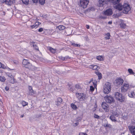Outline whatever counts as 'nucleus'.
I'll list each match as a JSON object with an SVG mask.
<instances>
[{
	"instance_id": "1",
	"label": "nucleus",
	"mask_w": 135,
	"mask_h": 135,
	"mask_svg": "<svg viewBox=\"0 0 135 135\" xmlns=\"http://www.w3.org/2000/svg\"><path fill=\"white\" fill-rule=\"evenodd\" d=\"M120 0L115 1V4L113 6L114 8L118 9L119 11L123 10V12L124 13H127L130 10L131 8L129 5L127 3H124L123 5L119 3Z\"/></svg>"
},
{
	"instance_id": "2",
	"label": "nucleus",
	"mask_w": 135,
	"mask_h": 135,
	"mask_svg": "<svg viewBox=\"0 0 135 135\" xmlns=\"http://www.w3.org/2000/svg\"><path fill=\"white\" fill-rule=\"evenodd\" d=\"M111 89V83L108 82L106 83L104 86L103 91L104 93L106 94L109 93Z\"/></svg>"
},
{
	"instance_id": "3",
	"label": "nucleus",
	"mask_w": 135,
	"mask_h": 135,
	"mask_svg": "<svg viewBox=\"0 0 135 135\" xmlns=\"http://www.w3.org/2000/svg\"><path fill=\"white\" fill-rule=\"evenodd\" d=\"M118 0H99V3L100 6H103L104 5L107 4L109 1L111 2L113 5L115 4V1Z\"/></svg>"
},
{
	"instance_id": "4",
	"label": "nucleus",
	"mask_w": 135,
	"mask_h": 135,
	"mask_svg": "<svg viewBox=\"0 0 135 135\" xmlns=\"http://www.w3.org/2000/svg\"><path fill=\"white\" fill-rule=\"evenodd\" d=\"M106 102L109 103H112L114 102V99L113 97L111 95H107L104 97Z\"/></svg>"
},
{
	"instance_id": "5",
	"label": "nucleus",
	"mask_w": 135,
	"mask_h": 135,
	"mask_svg": "<svg viewBox=\"0 0 135 135\" xmlns=\"http://www.w3.org/2000/svg\"><path fill=\"white\" fill-rule=\"evenodd\" d=\"M115 96L116 99L120 102H122L124 100V97L122 96V94L119 93L117 92L115 93Z\"/></svg>"
},
{
	"instance_id": "6",
	"label": "nucleus",
	"mask_w": 135,
	"mask_h": 135,
	"mask_svg": "<svg viewBox=\"0 0 135 135\" xmlns=\"http://www.w3.org/2000/svg\"><path fill=\"white\" fill-rule=\"evenodd\" d=\"M89 1L87 0H80V6L83 8H86L89 3Z\"/></svg>"
},
{
	"instance_id": "7",
	"label": "nucleus",
	"mask_w": 135,
	"mask_h": 135,
	"mask_svg": "<svg viewBox=\"0 0 135 135\" xmlns=\"http://www.w3.org/2000/svg\"><path fill=\"white\" fill-rule=\"evenodd\" d=\"M102 108L104 110L105 112H108L109 111V107L108 105L105 102H103L102 104Z\"/></svg>"
},
{
	"instance_id": "8",
	"label": "nucleus",
	"mask_w": 135,
	"mask_h": 135,
	"mask_svg": "<svg viewBox=\"0 0 135 135\" xmlns=\"http://www.w3.org/2000/svg\"><path fill=\"white\" fill-rule=\"evenodd\" d=\"M129 88V84L124 83L122 86L121 88V91L122 93H125L127 91Z\"/></svg>"
},
{
	"instance_id": "9",
	"label": "nucleus",
	"mask_w": 135,
	"mask_h": 135,
	"mask_svg": "<svg viewBox=\"0 0 135 135\" xmlns=\"http://www.w3.org/2000/svg\"><path fill=\"white\" fill-rule=\"evenodd\" d=\"M113 13L112 10L111 9H108L105 11L104 14L105 15L108 16L111 15Z\"/></svg>"
},
{
	"instance_id": "10",
	"label": "nucleus",
	"mask_w": 135,
	"mask_h": 135,
	"mask_svg": "<svg viewBox=\"0 0 135 135\" xmlns=\"http://www.w3.org/2000/svg\"><path fill=\"white\" fill-rule=\"evenodd\" d=\"M22 64L25 66V67L26 68H27V66H28L29 65H31V64L30 62H28L27 60L25 59L23 60Z\"/></svg>"
},
{
	"instance_id": "11",
	"label": "nucleus",
	"mask_w": 135,
	"mask_h": 135,
	"mask_svg": "<svg viewBox=\"0 0 135 135\" xmlns=\"http://www.w3.org/2000/svg\"><path fill=\"white\" fill-rule=\"evenodd\" d=\"M116 83L117 85H122L124 81L121 78H119L116 80Z\"/></svg>"
},
{
	"instance_id": "12",
	"label": "nucleus",
	"mask_w": 135,
	"mask_h": 135,
	"mask_svg": "<svg viewBox=\"0 0 135 135\" xmlns=\"http://www.w3.org/2000/svg\"><path fill=\"white\" fill-rule=\"evenodd\" d=\"M128 96L130 98H135V93L133 91H129L128 93Z\"/></svg>"
},
{
	"instance_id": "13",
	"label": "nucleus",
	"mask_w": 135,
	"mask_h": 135,
	"mask_svg": "<svg viewBox=\"0 0 135 135\" xmlns=\"http://www.w3.org/2000/svg\"><path fill=\"white\" fill-rule=\"evenodd\" d=\"M120 26L122 28H124L126 27V24L124 23V21L122 20H120Z\"/></svg>"
},
{
	"instance_id": "14",
	"label": "nucleus",
	"mask_w": 135,
	"mask_h": 135,
	"mask_svg": "<svg viewBox=\"0 0 135 135\" xmlns=\"http://www.w3.org/2000/svg\"><path fill=\"white\" fill-rule=\"evenodd\" d=\"M15 0H6L5 2L7 4L11 5L12 4L15 3Z\"/></svg>"
},
{
	"instance_id": "15",
	"label": "nucleus",
	"mask_w": 135,
	"mask_h": 135,
	"mask_svg": "<svg viewBox=\"0 0 135 135\" xmlns=\"http://www.w3.org/2000/svg\"><path fill=\"white\" fill-rule=\"evenodd\" d=\"M62 98H58L57 99V102H55L57 106L59 105L62 103Z\"/></svg>"
},
{
	"instance_id": "16",
	"label": "nucleus",
	"mask_w": 135,
	"mask_h": 135,
	"mask_svg": "<svg viewBox=\"0 0 135 135\" xmlns=\"http://www.w3.org/2000/svg\"><path fill=\"white\" fill-rule=\"evenodd\" d=\"M41 23H40L39 22H36L35 23L34 25H31V27L32 28H36L40 24H41Z\"/></svg>"
},
{
	"instance_id": "17",
	"label": "nucleus",
	"mask_w": 135,
	"mask_h": 135,
	"mask_svg": "<svg viewBox=\"0 0 135 135\" xmlns=\"http://www.w3.org/2000/svg\"><path fill=\"white\" fill-rule=\"evenodd\" d=\"M76 94L77 97L78 99H81L83 96V93H76Z\"/></svg>"
},
{
	"instance_id": "18",
	"label": "nucleus",
	"mask_w": 135,
	"mask_h": 135,
	"mask_svg": "<svg viewBox=\"0 0 135 135\" xmlns=\"http://www.w3.org/2000/svg\"><path fill=\"white\" fill-rule=\"evenodd\" d=\"M116 117L115 116L112 115L110 116V119L112 121L115 122L117 121Z\"/></svg>"
},
{
	"instance_id": "19",
	"label": "nucleus",
	"mask_w": 135,
	"mask_h": 135,
	"mask_svg": "<svg viewBox=\"0 0 135 135\" xmlns=\"http://www.w3.org/2000/svg\"><path fill=\"white\" fill-rule=\"evenodd\" d=\"M98 68V66L96 65H91L89 66V68L93 70H97Z\"/></svg>"
},
{
	"instance_id": "20",
	"label": "nucleus",
	"mask_w": 135,
	"mask_h": 135,
	"mask_svg": "<svg viewBox=\"0 0 135 135\" xmlns=\"http://www.w3.org/2000/svg\"><path fill=\"white\" fill-rule=\"evenodd\" d=\"M129 130L131 131V133L135 134V127L134 126H132L129 128Z\"/></svg>"
},
{
	"instance_id": "21",
	"label": "nucleus",
	"mask_w": 135,
	"mask_h": 135,
	"mask_svg": "<svg viewBox=\"0 0 135 135\" xmlns=\"http://www.w3.org/2000/svg\"><path fill=\"white\" fill-rule=\"evenodd\" d=\"M112 115L114 116H115V117H118L119 116V114L117 112V110H116L115 111H113L112 112Z\"/></svg>"
},
{
	"instance_id": "22",
	"label": "nucleus",
	"mask_w": 135,
	"mask_h": 135,
	"mask_svg": "<svg viewBox=\"0 0 135 135\" xmlns=\"http://www.w3.org/2000/svg\"><path fill=\"white\" fill-rule=\"evenodd\" d=\"M96 74L97 75L98 77V79L100 80L102 78V74L100 72L97 71L95 72Z\"/></svg>"
},
{
	"instance_id": "23",
	"label": "nucleus",
	"mask_w": 135,
	"mask_h": 135,
	"mask_svg": "<svg viewBox=\"0 0 135 135\" xmlns=\"http://www.w3.org/2000/svg\"><path fill=\"white\" fill-rule=\"evenodd\" d=\"M27 68L32 70L35 69L36 68L35 67L33 66L31 64V65H29L28 66H27Z\"/></svg>"
},
{
	"instance_id": "24",
	"label": "nucleus",
	"mask_w": 135,
	"mask_h": 135,
	"mask_svg": "<svg viewBox=\"0 0 135 135\" xmlns=\"http://www.w3.org/2000/svg\"><path fill=\"white\" fill-rule=\"evenodd\" d=\"M9 81L11 83L13 84L15 82L13 76H11L10 78H9Z\"/></svg>"
},
{
	"instance_id": "25",
	"label": "nucleus",
	"mask_w": 135,
	"mask_h": 135,
	"mask_svg": "<svg viewBox=\"0 0 135 135\" xmlns=\"http://www.w3.org/2000/svg\"><path fill=\"white\" fill-rule=\"evenodd\" d=\"M96 59L100 61H103L104 60L103 57L102 56H98L97 57Z\"/></svg>"
},
{
	"instance_id": "26",
	"label": "nucleus",
	"mask_w": 135,
	"mask_h": 135,
	"mask_svg": "<svg viewBox=\"0 0 135 135\" xmlns=\"http://www.w3.org/2000/svg\"><path fill=\"white\" fill-rule=\"evenodd\" d=\"M57 27L60 30H63L65 28V27L63 26H59Z\"/></svg>"
},
{
	"instance_id": "27",
	"label": "nucleus",
	"mask_w": 135,
	"mask_h": 135,
	"mask_svg": "<svg viewBox=\"0 0 135 135\" xmlns=\"http://www.w3.org/2000/svg\"><path fill=\"white\" fill-rule=\"evenodd\" d=\"M39 1L41 5H43L45 3V0H38L37 3Z\"/></svg>"
},
{
	"instance_id": "28",
	"label": "nucleus",
	"mask_w": 135,
	"mask_h": 135,
	"mask_svg": "<svg viewBox=\"0 0 135 135\" xmlns=\"http://www.w3.org/2000/svg\"><path fill=\"white\" fill-rule=\"evenodd\" d=\"M29 0H22L23 3L26 4L27 5L28 4Z\"/></svg>"
},
{
	"instance_id": "29",
	"label": "nucleus",
	"mask_w": 135,
	"mask_h": 135,
	"mask_svg": "<svg viewBox=\"0 0 135 135\" xmlns=\"http://www.w3.org/2000/svg\"><path fill=\"white\" fill-rule=\"evenodd\" d=\"M104 126L105 127H109L110 128H111L112 127L111 125L110 124H108V123L104 124Z\"/></svg>"
},
{
	"instance_id": "30",
	"label": "nucleus",
	"mask_w": 135,
	"mask_h": 135,
	"mask_svg": "<svg viewBox=\"0 0 135 135\" xmlns=\"http://www.w3.org/2000/svg\"><path fill=\"white\" fill-rule=\"evenodd\" d=\"M35 94V92L33 89L29 91V94L30 95H33Z\"/></svg>"
},
{
	"instance_id": "31",
	"label": "nucleus",
	"mask_w": 135,
	"mask_h": 135,
	"mask_svg": "<svg viewBox=\"0 0 135 135\" xmlns=\"http://www.w3.org/2000/svg\"><path fill=\"white\" fill-rule=\"evenodd\" d=\"M50 51L52 53H54L56 52V50L51 47H50L49 49Z\"/></svg>"
},
{
	"instance_id": "32",
	"label": "nucleus",
	"mask_w": 135,
	"mask_h": 135,
	"mask_svg": "<svg viewBox=\"0 0 135 135\" xmlns=\"http://www.w3.org/2000/svg\"><path fill=\"white\" fill-rule=\"evenodd\" d=\"M32 46L35 50H38V47L37 46L35 43H33Z\"/></svg>"
},
{
	"instance_id": "33",
	"label": "nucleus",
	"mask_w": 135,
	"mask_h": 135,
	"mask_svg": "<svg viewBox=\"0 0 135 135\" xmlns=\"http://www.w3.org/2000/svg\"><path fill=\"white\" fill-rule=\"evenodd\" d=\"M128 71L130 74H134L135 73H134L132 69H128Z\"/></svg>"
},
{
	"instance_id": "34",
	"label": "nucleus",
	"mask_w": 135,
	"mask_h": 135,
	"mask_svg": "<svg viewBox=\"0 0 135 135\" xmlns=\"http://www.w3.org/2000/svg\"><path fill=\"white\" fill-rule=\"evenodd\" d=\"M71 105L72 108L74 109H76L77 108L76 106L74 104H71Z\"/></svg>"
},
{
	"instance_id": "35",
	"label": "nucleus",
	"mask_w": 135,
	"mask_h": 135,
	"mask_svg": "<svg viewBox=\"0 0 135 135\" xmlns=\"http://www.w3.org/2000/svg\"><path fill=\"white\" fill-rule=\"evenodd\" d=\"M72 45L74 47H80V45L75 44L74 43H72Z\"/></svg>"
},
{
	"instance_id": "36",
	"label": "nucleus",
	"mask_w": 135,
	"mask_h": 135,
	"mask_svg": "<svg viewBox=\"0 0 135 135\" xmlns=\"http://www.w3.org/2000/svg\"><path fill=\"white\" fill-rule=\"evenodd\" d=\"M5 80V78L4 77L0 76V81L3 82Z\"/></svg>"
},
{
	"instance_id": "37",
	"label": "nucleus",
	"mask_w": 135,
	"mask_h": 135,
	"mask_svg": "<svg viewBox=\"0 0 135 135\" xmlns=\"http://www.w3.org/2000/svg\"><path fill=\"white\" fill-rule=\"evenodd\" d=\"M22 104L23 106H25L28 104V103L25 101H23Z\"/></svg>"
},
{
	"instance_id": "38",
	"label": "nucleus",
	"mask_w": 135,
	"mask_h": 135,
	"mask_svg": "<svg viewBox=\"0 0 135 135\" xmlns=\"http://www.w3.org/2000/svg\"><path fill=\"white\" fill-rule=\"evenodd\" d=\"M75 88L77 89H81V86L79 85H78L76 84V85Z\"/></svg>"
},
{
	"instance_id": "39",
	"label": "nucleus",
	"mask_w": 135,
	"mask_h": 135,
	"mask_svg": "<svg viewBox=\"0 0 135 135\" xmlns=\"http://www.w3.org/2000/svg\"><path fill=\"white\" fill-rule=\"evenodd\" d=\"M94 117L95 118L97 119H99V117L98 115L95 114H94Z\"/></svg>"
},
{
	"instance_id": "40",
	"label": "nucleus",
	"mask_w": 135,
	"mask_h": 135,
	"mask_svg": "<svg viewBox=\"0 0 135 135\" xmlns=\"http://www.w3.org/2000/svg\"><path fill=\"white\" fill-rule=\"evenodd\" d=\"M5 67L2 64V63L0 62V68H2L4 69L5 68Z\"/></svg>"
},
{
	"instance_id": "41",
	"label": "nucleus",
	"mask_w": 135,
	"mask_h": 135,
	"mask_svg": "<svg viewBox=\"0 0 135 135\" xmlns=\"http://www.w3.org/2000/svg\"><path fill=\"white\" fill-rule=\"evenodd\" d=\"M90 90L91 91H93L94 90V88L92 86H91L90 87Z\"/></svg>"
},
{
	"instance_id": "42",
	"label": "nucleus",
	"mask_w": 135,
	"mask_h": 135,
	"mask_svg": "<svg viewBox=\"0 0 135 135\" xmlns=\"http://www.w3.org/2000/svg\"><path fill=\"white\" fill-rule=\"evenodd\" d=\"M43 30V28H40L38 29V31L40 32H42Z\"/></svg>"
},
{
	"instance_id": "43",
	"label": "nucleus",
	"mask_w": 135,
	"mask_h": 135,
	"mask_svg": "<svg viewBox=\"0 0 135 135\" xmlns=\"http://www.w3.org/2000/svg\"><path fill=\"white\" fill-rule=\"evenodd\" d=\"M79 135H87V134L85 133H80L79 134Z\"/></svg>"
},
{
	"instance_id": "44",
	"label": "nucleus",
	"mask_w": 135,
	"mask_h": 135,
	"mask_svg": "<svg viewBox=\"0 0 135 135\" xmlns=\"http://www.w3.org/2000/svg\"><path fill=\"white\" fill-rule=\"evenodd\" d=\"M7 75L9 77V78H11V76H12V75L11 74L9 73L8 74H7Z\"/></svg>"
},
{
	"instance_id": "45",
	"label": "nucleus",
	"mask_w": 135,
	"mask_h": 135,
	"mask_svg": "<svg viewBox=\"0 0 135 135\" xmlns=\"http://www.w3.org/2000/svg\"><path fill=\"white\" fill-rule=\"evenodd\" d=\"M28 89L29 91L30 90L32 89V87L31 86H28Z\"/></svg>"
},
{
	"instance_id": "46",
	"label": "nucleus",
	"mask_w": 135,
	"mask_h": 135,
	"mask_svg": "<svg viewBox=\"0 0 135 135\" xmlns=\"http://www.w3.org/2000/svg\"><path fill=\"white\" fill-rule=\"evenodd\" d=\"M74 126H76L78 125L79 124V123L78 122H77L76 123H74Z\"/></svg>"
},
{
	"instance_id": "47",
	"label": "nucleus",
	"mask_w": 135,
	"mask_h": 135,
	"mask_svg": "<svg viewBox=\"0 0 135 135\" xmlns=\"http://www.w3.org/2000/svg\"><path fill=\"white\" fill-rule=\"evenodd\" d=\"M5 89L7 91L9 89V88L7 86H6L5 88Z\"/></svg>"
},
{
	"instance_id": "48",
	"label": "nucleus",
	"mask_w": 135,
	"mask_h": 135,
	"mask_svg": "<svg viewBox=\"0 0 135 135\" xmlns=\"http://www.w3.org/2000/svg\"><path fill=\"white\" fill-rule=\"evenodd\" d=\"M34 3H37V1L38 0H32Z\"/></svg>"
},
{
	"instance_id": "49",
	"label": "nucleus",
	"mask_w": 135,
	"mask_h": 135,
	"mask_svg": "<svg viewBox=\"0 0 135 135\" xmlns=\"http://www.w3.org/2000/svg\"><path fill=\"white\" fill-rule=\"evenodd\" d=\"M106 35H107V36L109 37H110V35L109 33H107L106 34Z\"/></svg>"
},
{
	"instance_id": "50",
	"label": "nucleus",
	"mask_w": 135,
	"mask_h": 135,
	"mask_svg": "<svg viewBox=\"0 0 135 135\" xmlns=\"http://www.w3.org/2000/svg\"><path fill=\"white\" fill-rule=\"evenodd\" d=\"M86 27L87 29H89V26L88 25H86Z\"/></svg>"
},
{
	"instance_id": "51",
	"label": "nucleus",
	"mask_w": 135,
	"mask_h": 135,
	"mask_svg": "<svg viewBox=\"0 0 135 135\" xmlns=\"http://www.w3.org/2000/svg\"><path fill=\"white\" fill-rule=\"evenodd\" d=\"M105 38L106 39H109L110 38V37H109L107 36L105 37Z\"/></svg>"
},
{
	"instance_id": "52",
	"label": "nucleus",
	"mask_w": 135,
	"mask_h": 135,
	"mask_svg": "<svg viewBox=\"0 0 135 135\" xmlns=\"http://www.w3.org/2000/svg\"><path fill=\"white\" fill-rule=\"evenodd\" d=\"M24 116V115H21L20 116V117H21V118H22V117H23Z\"/></svg>"
},
{
	"instance_id": "53",
	"label": "nucleus",
	"mask_w": 135,
	"mask_h": 135,
	"mask_svg": "<svg viewBox=\"0 0 135 135\" xmlns=\"http://www.w3.org/2000/svg\"><path fill=\"white\" fill-rule=\"evenodd\" d=\"M108 24H111L112 23V22L111 21H109L108 22Z\"/></svg>"
},
{
	"instance_id": "54",
	"label": "nucleus",
	"mask_w": 135,
	"mask_h": 135,
	"mask_svg": "<svg viewBox=\"0 0 135 135\" xmlns=\"http://www.w3.org/2000/svg\"><path fill=\"white\" fill-rule=\"evenodd\" d=\"M69 89L71 91H72V89L71 88L70 89Z\"/></svg>"
},
{
	"instance_id": "55",
	"label": "nucleus",
	"mask_w": 135,
	"mask_h": 135,
	"mask_svg": "<svg viewBox=\"0 0 135 135\" xmlns=\"http://www.w3.org/2000/svg\"><path fill=\"white\" fill-rule=\"evenodd\" d=\"M91 81H92V80H90V81L89 82V83H91Z\"/></svg>"
},
{
	"instance_id": "56",
	"label": "nucleus",
	"mask_w": 135,
	"mask_h": 135,
	"mask_svg": "<svg viewBox=\"0 0 135 135\" xmlns=\"http://www.w3.org/2000/svg\"><path fill=\"white\" fill-rule=\"evenodd\" d=\"M63 60H65V58H63V59H62Z\"/></svg>"
},
{
	"instance_id": "57",
	"label": "nucleus",
	"mask_w": 135,
	"mask_h": 135,
	"mask_svg": "<svg viewBox=\"0 0 135 135\" xmlns=\"http://www.w3.org/2000/svg\"><path fill=\"white\" fill-rule=\"evenodd\" d=\"M93 84L94 85V83L93 82Z\"/></svg>"
}]
</instances>
